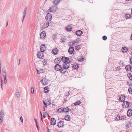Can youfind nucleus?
<instances>
[{
    "mask_svg": "<svg viewBox=\"0 0 132 132\" xmlns=\"http://www.w3.org/2000/svg\"><path fill=\"white\" fill-rule=\"evenodd\" d=\"M57 9L56 6L54 5L50 8L48 10V12L49 13H54L56 11Z\"/></svg>",
    "mask_w": 132,
    "mask_h": 132,
    "instance_id": "f257e3e1",
    "label": "nucleus"
},
{
    "mask_svg": "<svg viewBox=\"0 0 132 132\" xmlns=\"http://www.w3.org/2000/svg\"><path fill=\"white\" fill-rule=\"evenodd\" d=\"M126 117L125 116H120L119 114H118L117 116L116 120L119 121V120H125Z\"/></svg>",
    "mask_w": 132,
    "mask_h": 132,
    "instance_id": "f03ea898",
    "label": "nucleus"
},
{
    "mask_svg": "<svg viewBox=\"0 0 132 132\" xmlns=\"http://www.w3.org/2000/svg\"><path fill=\"white\" fill-rule=\"evenodd\" d=\"M45 19L47 21L48 20V21H50L52 19V16L51 14L50 13H48L45 16Z\"/></svg>",
    "mask_w": 132,
    "mask_h": 132,
    "instance_id": "7ed1b4c3",
    "label": "nucleus"
},
{
    "mask_svg": "<svg viewBox=\"0 0 132 132\" xmlns=\"http://www.w3.org/2000/svg\"><path fill=\"white\" fill-rule=\"evenodd\" d=\"M129 103L127 101H123V108H128L129 106Z\"/></svg>",
    "mask_w": 132,
    "mask_h": 132,
    "instance_id": "20e7f679",
    "label": "nucleus"
},
{
    "mask_svg": "<svg viewBox=\"0 0 132 132\" xmlns=\"http://www.w3.org/2000/svg\"><path fill=\"white\" fill-rule=\"evenodd\" d=\"M55 70L57 71H60L62 69V67L61 65L59 64H56L55 67Z\"/></svg>",
    "mask_w": 132,
    "mask_h": 132,
    "instance_id": "39448f33",
    "label": "nucleus"
},
{
    "mask_svg": "<svg viewBox=\"0 0 132 132\" xmlns=\"http://www.w3.org/2000/svg\"><path fill=\"white\" fill-rule=\"evenodd\" d=\"M46 33L45 31L42 32L40 34V38L41 39H44L45 38Z\"/></svg>",
    "mask_w": 132,
    "mask_h": 132,
    "instance_id": "423d86ee",
    "label": "nucleus"
},
{
    "mask_svg": "<svg viewBox=\"0 0 132 132\" xmlns=\"http://www.w3.org/2000/svg\"><path fill=\"white\" fill-rule=\"evenodd\" d=\"M46 47H45V44H42L40 46V50L42 52H44L46 50Z\"/></svg>",
    "mask_w": 132,
    "mask_h": 132,
    "instance_id": "0eeeda50",
    "label": "nucleus"
},
{
    "mask_svg": "<svg viewBox=\"0 0 132 132\" xmlns=\"http://www.w3.org/2000/svg\"><path fill=\"white\" fill-rule=\"evenodd\" d=\"M37 56L40 59H43V55L42 52H39L37 54Z\"/></svg>",
    "mask_w": 132,
    "mask_h": 132,
    "instance_id": "6e6552de",
    "label": "nucleus"
},
{
    "mask_svg": "<svg viewBox=\"0 0 132 132\" xmlns=\"http://www.w3.org/2000/svg\"><path fill=\"white\" fill-rule=\"evenodd\" d=\"M51 124L52 125H54L56 124V121L54 118H51Z\"/></svg>",
    "mask_w": 132,
    "mask_h": 132,
    "instance_id": "1a4fd4ad",
    "label": "nucleus"
},
{
    "mask_svg": "<svg viewBox=\"0 0 132 132\" xmlns=\"http://www.w3.org/2000/svg\"><path fill=\"white\" fill-rule=\"evenodd\" d=\"M57 125L59 128L63 126H64L63 122L62 121H60L59 122Z\"/></svg>",
    "mask_w": 132,
    "mask_h": 132,
    "instance_id": "9d476101",
    "label": "nucleus"
},
{
    "mask_svg": "<svg viewBox=\"0 0 132 132\" xmlns=\"http://www.w3.org/2000/svg\"><path fill=\"white\" fill-rule=\"evenodd\" d=\"M132 115V110L131 109H129L127 112V115L128 116H130Z\"/></svg>",
    "mask_w": 132,
    "mask_h": 132,
    "instance_id": "9b49d317",
    "label": "nucleus"
},
{
    "mask_svg": "<svg viewBox=\"0 0 132 132\" xmlns=\"http://www.w3.org/2000/svg\"><path fill=\"white\" fill-rule=\"evenodd\" d=\"M61 62L60 59L59 58H56L54 60V62L56 64H59Z\"/></svg>",
    "mask_w": 132,
    "mask_h": 132,
    "instance_id": "f8f14e48",
    "label": "nucleus"
},
{
    "mask_svg": "<svg viewBox=\"0 0 132 132\" xmlns=\"http://www.w3.org/2000/svg\"><path fill=\"white\" fill-rule=\"evenodd\" d=\"M74 50V48L73 47H70L68 50V52L69 53L72 54L73 53Z\"/></svg>",
    "mask_w": 132,
    "mask_h": 132,
    "instance_id": "ddd939ff",
    "label": "nucleus"
},
{
    "mask_svg": "<svg viewBox=\"0 0 132 132\" xmlns=\"http://www.w3.org/2000/svg\"><path fill=\"white\" fill-rule=\"evenodd\" d=\"M41 82L43 85H47V81L44 78L43 79H42Z\"/></svg>",
    "mask_w": 132,
    "mask_h": 132,
    "instance_id": "4468645a",
    "label": "nucleus"
},
{
    "mask_svg": "<svg viewBox=\"0 0 132 132\" xmlns=\"http://www.w3.org/2000/svg\"><path fill=\"white\" fill-rule=\"evenodd\" d=\"M4 116V113L2 110L0 111V119L3 118Z\"/></svg>",
    "mask_w": 132,
    "mask_h": 132,
    "instance_id": "2eb2a0df",
    "label": "nucleus"
},
{
    "mask_svg": "<svg viewBox=\"0 0 132 132\" xmlns=\"http://www.w3.org/2000/svg\"><path fill=\"white\" fill-rule=\"evenodd\" d=\"M82 33L83 32L82 31L80 30L77 31L76 32V34L79 36L81 35Z\"/></svg>",
    "mask_w": 132,
    "mask_h": 132,
    "instance_id": "dca6fc26",
    "label": "nucleus"
},
{
    "mask_svg": "<svg viewBox=\"0 0 132 132\" xmlns=\"http://www.w3.org/2000/svg\"><path fill=\"white\" fill-rule=\"evenodd\" d=\"M49 21H46L44 23V28H46L48 27V26H49Z\"/></svg>",
    "mask_w": 132,
    "mask_h": 132,
    "instance_id": "f3484780",
    "label": "nucleus"
},
{
    "mask_svg": "<svg viewBox=\"0 0 132 132\" xmlns=\"http://www.w3.org/2000/svg\"><path fill=\"white\" fill-rule=\"evenodd\" d=\"M69 63H65L64 65H63V67L64 68L67 69L69 68Z\"/></svg>",
    "mask_w": 132,
    "mask_h": 132,
    "instance_id": "a211bd4d",
    "label": "nucleus"
},
{
    "mask_svg": "<svg viewBox=\"0 0 132 132\" xmlns=\"http://www.w3.org/2000/svg\"><path fill=\"white\" fill-rule=\"evenodd\" d=\"M61 60L64 63H66L68 60L67 58L65 57H63Z\"/></svg>",
    "mask_w": 132,
    "mask_h": 132,
    "instance_id": "6ab92c4d",
    "label": "nucleus"
},
{
    "mask_svg": "<svg viewBox=\"0 0 132 132\" xmlns=\"http://www.w3.org/2000/svg\"><path fill=\"white\" fill-rule=\"evenodd\" d=\"M65 120L68 121H69L70 120V117L69 115H67L65 116Z\"/></svg>",
    "mask_w": 132,
    "mask_h": 132,
    "instance_id": "aec40b11",
    "label": "nucleus"
},
{
    "mask_svg": "<svg viewBox=\"0 0 132 132\" xmlns=\"http://www.w3.org/2000/svg\"><path fill=\"white\" fill-rule=\"evenodd\" d=\"M125 99V97L124 96L121 95L119 98L120 101H122Z\"/></svg>",
    "mask_w": 132,
    "mask_h": 132,
    "instance_id": "412c9836",
    "label": "nucleus"
},
{
    "mask_svg": "<svg viewBox=\"0 0 132 132\" xmlns=\"http://www.w3.org/2000/svg\"><path fill=\"white\" fill-rule=\"evenodd\" d=\"M122 50L123 53H125L127 51L128 49L126 47H122Z\"/></svg>",
    "mask_w": 132,
    "mask_h": 132,
    "instance_id": "4be33fe9",
    "label": "nucleus"
},
{
    "mask_svg": "<svg viewBox=\"0 0 132 132\" xmlns=\"http://www.w3.org/2000/svg\"><path fill=\"white\" fill-rule=\"evenodd\" d=\"M72 27L71 26H68L66 28V30L68 31H71Z\"/></svg>",
    "mask_w": 132,
    "mask_h": 132,
    "instance_id": "5701e85b",
    "label": "nucleus"
},
{
    "mask_svg": "<svg viewBox=\"0 0 132 132\" xmlns=\"http://www.w3.org/2000/svg\"><path fill=\"white\" fill-rule=\"evenodd\" d=\"M131 66L130 65H126L125 67V69L127 71H128L130 70Z\"/></svg>",
    "mask_w": 132,
    "mask_h": 132,
    "instance_id": "b1692460",
    "label": "nucleus"
},
{
    "mask_svg": "<svg viewBox=\"0 0 132 132\" xmlns=\"http://www.w3.org/2000/svg\"><path fill=\"white\" fill-rule=\"evenodd\" d=\"M58 49L57 48H55L52 50V52L54 54H56L58 52Z\"/></svg>",
    "mask_w": 132,
    "mask_h": 132,
    "instance_id": "393cba45",
    "label": "nucleus"
},
{
    "mask_svg": "<svg viewBox=\"0 0 132 132\" xmlns=\"http://www.w3.org/2000/svg\"><path fill=\"white\" fill-rule=\"evenodd\" d=\"M48 87H46L44 88V92L45 93H48Z\"/></svg>",
    "mask_w": 132,
    "mask_h": 132,
    "instance_id": "a878e982",
    "label": "nucleus"
},
{
    "mask_svg": "<svg viewBox=\"0 0 132 132\" xmlns=\"http://www.w3.org/2000/svg\"><path fill=\"white\" fill-rule=\"evenodd\" d=\"M66 40V38L65 37H61V41L62 42H64Z\"/></svg>",
    "mask_w": 132,
    "mask_h": 132,
    "instance_id": "bb28decb",
    "label": "nucleus"
},
{
    "mask_svg": "<svg viewBox=\"0 0 132 132\" xmlns=\"http://www.w3.org/2000/svg\"><path fill=\"white\" fill-rule=\"evenodd\" d=\"M26 10H27V7L24 10V16L23 17V18L22 20V21H23L24 19V18H25V17L26 16Z\"/></svg>",
    "mask_w": 132,
    "mask_h": 132,
    "instance_id": "cd10ccee",
    "label": "nucleus"
},
{
    "mask_svg": "<svg viewBox=\"0 0 132 132\" xmlns=\"http://www.w3.org/2000/svg\"><path fill=\"white\" fill-rule=\"evenodd\" d=\"M73 67L74 69H77L78 68L79 66L78 64L75 63L73 66Z\"/></svg>",
    "mask_w": 132,
    "mask_h": 132,
    "instance_id": "c85d7f7f",
    "label": "nucleus"
},
{
    "mask_svg": "<svg viewBox=\"0 0 132 132\" xmlns=\"http://www.w3.org/2000/svg\"><path fill=\"white\" fill-rule=\"evenodd\" d=\"M64 110H63V108H59L57 110V111L58 112L61 113L63 112Z\"/></svg>",
    "mask_w": 132,
    "mask_h": 132,
    "instance_id": "c756f323",
    "label": "nucleus"
},
{
    "mask_svg": "<svg viewBox=\"0 0 132 132\" xmlns=\"http://www.w3.org/2000/svg\"><path fill=\"white\" fill-rule=\"evenodd\" d=\"M69 109L68 107H67L64 109L63 108V112H67L69 110Z\"/></svg>",
    "mask_w": 132,
    "mask_h": 132,
    "instance_id": "7c9ffc66",
    "label": "nucleus"
},
{
    "mask_svg": "<svg viewBox=\"0 0 132 132\" xmlns=\"http://www.w3.org/2000/svg\"><path fill=\"white\" fill-rule=\"evenodd\" d=\"M60 1V0H54L53 3L55 5L57 4Z\"/></svg>",
    "mask_w": 132,
    "mask_h": 132,
    "instance_id": "2f4dec72",
    "label": "nucleus"
},
{
    "mask_svg": "<svg viewBox=\"0 0 132 132\" xmlns=\"http://www.w3.org/2000/svg\"><path fill=\"white\" fill-rule=\"evenodd\" d=\"M16 93H17V94H16V96H17V98H20V94H19V91L18 90H16Z\"/></svg>",
    "mask_w": 132,
    "mask_h": 132,
    "instance_id": "473e14b6",
    "label": "nucleus"
},
{
    "mask_svg": "<svg viewBox=\"0 0 132 132\" xmlns=\"http://www.w3.org/2000/svg\"><path fill=\"white\" fill-rule=\"evenodd\" d=\"M65 69H62L61 70H60V72H61V73H65L66 71H65Z\"/></svg>",
    "mask_w": 132,
    "mask_h": 132,
    "instance_id": "72a5a7b5",
    "label": "nucleus"
},
{
    "mask_svg": "<svg viewBox=\"0 0 132 132\" xmlns=\"http://www.w3.org/2000/svg\"><path fill=\"white\" fill-rule=\"evenodd\" d=\"M78 60L79 61L81 62L84 61V58L83 57H81L78 59Z\"/></svg>",
    "mask_w": 132,
    "mask_h": 132,
    "instance_id": "f704fd0d",
    "label": "nucleus"
},
{
    "mask_svg": "<svg viewBox=\"0 0 132 132\" xmlns=\"http://www.w3.org/2000/svg\"><path fill=\"white\" fill-rule=\"evenodd\" d=\"M74 104L75 105H77L80 104V101H77L74 103Z\"/></svg>",
    "mask_w": 132,
    "mask_h": 132,
    "instance_id": "c9c22d12",
    "label": "nucleus"
},
{
    "mask_svg": "<svg viewBox=\"0 0 132 132\" xmlns=\"http://www.w3.org/2000/svg\"><path fill=\"white\" fill-rule=\"evenodd\" d=\"M128 90L130 94H132V88L129 87L128 89Z\"/></svg>",
    "mask_w": 132,
    "mask_h": 132,
    "instance_id": "e433bc0d",
    "label": "nucleus"
},
{
    "mask_svg": "<svg viewBox=\"0 0 132 132\" xmlns=\"http://www.w3.org/2000/svg\"><path fill=\"white\" fill-rule=\"evenodd\" d=\"M42 63L43 65H45L47 64V63L46 61L44 60L42 62Z\"/></svg>",
    "mask_w": 132,
    "mask_h": 132,
    "instance_id": "4c0bfd02",
    "label": "nucleus"
},
{
    "mask_svg": "<svg viewBox=\"0 0 132 132\" xmlns=\"http://www.w3.org/2000/svg\"><path fill=\"white\" fill-rule=\"evenodd\" d=\"M131 124L130 122H129L126 125V126L127 127L129 128L131 126Z\"/></svg>",
    "mask_w": 132,
    "mask_h": 132,
    "instance_id": "58836bf2",
    "label": "nucleus"
},
{
    "mask_svg": "<svg viewBox=\"0 0 132 132\" xmlns=\"http://www.w3.org/2000/svg\"><path fill=\"white\" fill-rule=\"evenodd\" d=\"M102 38L103 40H106L107 39V37L106 36H103Z\"/></svg>",
    "mask_w": 132,
    "mask_h": 132,
    "instance_id": "ea45409f",
    "label": "nucleus"
},
{
    "mask_svg": "<svg viewBox=\"0 0 132 132\" xmlns=\"http://www.w3.org/2000/svg\"><path fill=\"white\" fill-rule=\"evenodd\" d=\"M80 48V46L78 45H76V49L78 50Z\"/></svg>",
    "mask_w": 132,
    "mask_h": 132,
    "instance_id": "a19ab883",
    "label": "nucleus"
},
{
    "mask_svg": "<svg viewBox=\"0 0 132 132\" xmlns=\"http://www.w3.org/2000/svg\"><path fill=\"white\" fill-rule=\"evenodd\" d=\"M119 64L120 65H122L123 64V62L122 61H120L119 62Z\"/></svg>",
    "mask_w": 132,
    "mask_h": 132,
    "instance_id": "79ce46f5",
    "label": "nucleus"
},
{
    "mask_svg": "<svg viewBox=\"0 0 132 132\" xmlns=\"http://www.w3.org/2000/svg\"><path fill=\"white\" fill-rule=\"evenodd\" d=\"M2 72H3L2 75H3V76L6 75V72L5 71L3 70Z\"/></svg>",
    "mask_w": 132,
    "mask_h": 132,
    "instance_id": "37998d69",
    "label": "nucleus"
},
{
    "mask_svg": "<svg viewBox=\"0 0 132 132\" xmlns=\"http://www.w3.org/2000/svg\"><path fill=\"white\" fill-rule=\"evenodd\" d=\"M31 93L33 94L34 93V89L33 87H32L31 88Z\"/></svg>",
    "mask_w": 132,
    "mask_h": 132,
    "instance_id": "c03bdc74",
    "label": "nucleus"
},
{
    "mask_svg": "<svg viewBox=\"0 0 132 132\" xmlns=\"http://www.w3.org/2000/svg\"><path fill=\"white\" fill-rule=\"evenodd\" d=\"M46 104L48 106L49 105L51 104L50 101L49 100H48V101H47Z\"/></svg>",
    "mask_w": 132,
    "mask_h": 132,
    "instance_id": "a18cd8bd",
    "label": "nucleus"
},
{
    "mask_svg": "<svg viewBox=\"0 0 132 132\" xmlns=\"http://www.w3.org/2000/svg\"><path fill=\"white\" fill-rule=\"evenodd\" d=\"M126 18L128 19L131 17V16L130 15L127 14L126 15Z\"/></svg>",
    "mask_w": 132,
    "mask_h": 132,
    "instance_id": "49530a36",
    "label": "nucleus"
},
{
    "mask_svg": "<svg viewBox=\"0 0 132 132\" xmlns=\"http://www.w3.org/2000/svg\"><path fill=\"white\" fill-rule=\"evenodd\" d=\"M43 115L45 116H47V115H48V114L47 112H43Z\"/></svg>",
    "mask_w": 132,
    "mask_h": 132,
    "instance_id": "de8ad7c7",
    "label": "nucleus"
},
{
    "mask_svg": "<svg viewBox=\"0 0 132 132\" xmlns=\"http://www.w3.org/2000/svg\"><path fill=\"white\" fill-rule=\"evenodd\" d=\"M69 94H70L69 92H67L65 94V96L67 97L69 95Z\"/></svg>",
    "mask_w": 132,
    "mask_h": 132,
    "instance_id": "09e8293b",
    "label": "nucleus"
},
{
    "mask_svg": "<svg viewBox=\"0 0 132 132\" xmlns=\"http://www.w3.org/2000/svg\"><path fill=\"white\" fill-rule=\"evenodd\" d=\"M4 83L5 84H6L7 83V80L6 79V78H4Z\"/></svg>",
    "mask_w": 132,
    "mask_h": 132,
    "instance_id": "8fccbe9b",
    "label": "nucleus"
},
{
    "mask_svg": "<svg viewBox=\"0 0 132 132\" xmlns=\"http://www.w3.org/2000/svg\"><path fill=\"white\" fill-rule=\"evenodd\" d=\"M127 84L128 85L130 86L131 85V84H130L129 82H127Z\"/></svg>",
    "mask_w": 132,
    "mask_h": 132,
    "instance_id": "3c124183",
    "label": "nucleus"
},
{
    "mask_svg": "<svg viewBox=\"0 0 132 132\" xmlns=\"http://www.w3.org/2000/svg\"><path fill=\"white\" fill-rule=\"evenodd\" d=\"M3 118H2V119H0V123H2L3 121Z\"/></svg>",
    "mask_w": 132,
    "mask_h": 132,
    "instance_id": "603ef678",
    "label": "nucleus"
},
{
    "mask_svg": "<svg viewBox=\"0 0 132 132\" xmlns=\"http://www.w3.org/2000/svg\"><path fill=\"white\" fill-rule=\"evenodd\" d=\"M20 119L21 120V121L22 122V123H23V118L22 116H21L20 117Z\"/></svg>",
    "mask_w": 132,
    "mask_h": 132,
    "instance_id": "864d4df0",
    "label": "nucleus"
},
{
    "mask_svg": "<svg viewBox=\"0 0 132 132\" xmlns=\"http://www.w3.org/2000/svg\"><path fill=\"white\" fill-rule=\"evenodd\" d=\"M76 43V42H72V46H74L75 45V43Z\"/></svg>",
    "mask_w": 132,
    "mask_h": 132,
    "instance_id": "5fc2aeb1",
    "label": "nucleus"
},
{
    "mask_svg": "<svg viewBox=\"0 0 132 132\" xmlns=\"http://www.w3.org/2000/svg\"><path fill=\"white\" fill-rule=\"evenodd\" d=\"M130 64H132V57L130 59Z\"/></svg>",
    "mask_w": 132,
    "mask_h": 132,
    "instance_id": "6e6d98bb",
    "label": "nucleus"
},
{
    "mask_svg": "<svg viewBox=\"0 0 132 132\" xmlns=\"http://www.w3.org/2000/svg\"><path fill=\"white\" fill-rule=\"evenodd\" d=\"M40 71H41L43 73H44L45 72V70H41Z\"/></svg>",
    "mask_w": 132,
    "mask_h": 132,
    "instance_id": "4d7b16f0",
    "label": "nucleus"
},
{
    "mask_svg": "<svg viewBox=\"0 0 132 132\" xmlns=\"http://www.w3.org/2000/svg\"><path fill=\"white\" fill-rule=\"evenodd\" d=\"M130 79L132 80V75H131L129 77Z\"/></svg>",
    "mask_w": 132,
    "mask_h": 132,
    "instance_id": "13d9d810",
    "label": "nucleus"
},
{
    "mask_svg": "<svg viewBox=\"0 0 132 132\" xmlns=\"http://www.w3.org/2000/svg\"><path fill=\"white\" fill-rule=\"evenodd\" d=\"M43 103H44V105H45V104H46V101H43Z\"/></svg>",
    "mask_w": 132,
    "mask_h": 132,
    "instance_id": "bf43d9fd",
    "label": "nucleus"
},
{
    "mask_svg": "<svg viewBox=\"0 0 132 132\" xmlns=\"http://www.w3.org/2000/svg\"><path fill=\"white\" fill-rule=\"evenodd\" d=\"M117 69H116L118 71H119V70H120V69H121V68H120L119 69L118 68V67H117Z\"/></svg>",
    "mask_w": 132,
    "mask_h": 132,
    "instance_id": "052dcab7",
    "label": "nucleus"
},
{
    "mask_svg": "<svg viewBox=\"0 0 132 132\" xmlns=\"http://www.w3.org/2000/svg\"><path fill=\"white\" fill-rule=\"evenodd\" d=\"M0 79H1V83H3V80L2 79V78H0Z\"/></svg>",
    "mask_w": 132,
    "mask_h": 132,
    "instance_id": "680f3d73",
    "label": "nucleus"
},
{
    "mask_svg": "<svg viewBox=\"0 0 132 132\" xmlns=\"http://www.w3.org/2000/svg\"><path fill=\"white\" fill-rule=\"evenodd\" d=\"M43 110L44 111H45V108L44 106H43Z\"/></svg>",
    "mask_w": 132,
    "mask_h": 132,
    "instance_id": "e2e57ef3",
    "label": "nucleus"
},
{
    "mask_svg": "<svg viewBox=\"0 0 132 132\" xmlns=\"http://www.w3.org/2000/svg\"><path fill=\"white\" fill-rule=\"evenodd\" d=\"M131 71V72H132V66H131V67H130V70Z\"/></svg>",
    "mask_w": 132,
    "mask_h": 132,
    "instance_id": "0e129e2a",
    "label": "nucleus"
},
{
    "mask_svg": "<svg viewBox=\"0 0 132 132\" xmlns=\"http://www.w3.org/2000/svg\"><path fill=\"white\" fill-rule=\"evenodd\" d=\"M3 76L4 77V78H6V75H5L4 76Z\"/></svg>",
    "mask_w": 132,
    "mask_h": 132,
    "instance_id": "69168bd1",
    "label": "nucleus"
},
{
    "mask_svg": "<svg viewBox=\"0 0 132 132\" xmlns=\"http://www.w3.org/2000/svg\"><path fill=\"white\" fill-rule=\"evenodd\" d=\"M1 61H0V68H1Z\"/></svg>",
    "mask_w": 132,
    "mask_h": 132,
    "instance_id": "338daca9",
    "label": "nucleus"
},
{
    "mask_svg": "<svg viewBox=\"0 0 132 132\" xmlns=\"http://www.w3.org/2000/svg\"><path fill=\"white\" fill-rule=\"evenodd\" d=\"M35 122V123L36 124V125H38L37 123V120H36Z\"/></svg>",
    "mask_w": 132,
    "mask_h": 132,
    "instance_id": "774afa93",
    "label": "nucleus"
}]
</instances>
